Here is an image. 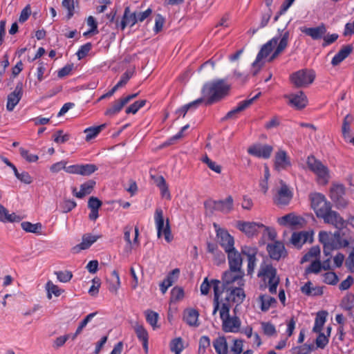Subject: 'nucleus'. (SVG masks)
Segmentation results:
<instances>
[{"label":"nucleus","instance_id":"1","mask_svg":"<svg viewBox=\"0 0 354 354\" xmlns=\"http://www.w3.org/2000/svg\"><path fill=\"white\" fill-rule=\"evenodd\" d=\"M230 90V86L223 80H216L205 83L201 90L203 100L206 99V104H214L225 95Z\"/></svg>","mask_w":354,"mask_h":354},{"label":"nucleus","instance_id":"2","mask_svg":"<svg viewBox=\"0 0 354 354\" xmlns=\"http://www.w3.org/2000/svg\"><path fill=\"white\" fill-rule=\"evenodd\" d=\"M258 277L263 279L268 284L269 292L271 294L277 292L279 283V277L277 275V270L271 264L262 263L260 266Z\"/></svg>","mask_w":354,"mask_h":354},{"label":"nucleus","instance_id":"3","mask_svg":"<svg viewBox=\"0 0 354 354\" xmlns=\"http://www.w3.org/2000/svg\"><path fill=\"white\" fill-rule=\"evenodd\" d=\"M307 165L308 168L317 175L319 183L325 185L328 182L330 178L328 169L321 161L314 156H309L307 159Z\"/></svg>","mask_w":354,"mask_h":354},{"label":"nucleus","instance_id":"4","mask_svg":"<svg viewBox=\"0 0 354 354\" xmlns=\"http://www.w3.org/2000/svg\"><path fill=\"white\" fill-rule=\"evenodd\" d=\"M315 78V71L307 68L297 71L290 77L291 82L297 88L308 86L313 82Z\"/></svg>","mask_w":354,"mask_h":354},{"label":"nucleus","instance_id":"5","mask_svg":"<svg viewBox=\"0 0 354 354\" xmlns=\"http://www.w3.org/2000/svg\"><path fill=\"white\" fill-rule=\"evenodd\" d=\"M279 41V36L274 37L268 42H266L261 48L258 53L255 61L252 63V67L254 68L253 75H255L261 69L263 66L261 62L263 58L267 57L270 53L273 50V48L277 46Z\"/></svg>","mask_w":354,"mask_h":354},{"label":"nucleus","instance_id":"6","mask_svg":"<svg viewBox=\"0 0 354 354\" xmlns=\"http://www.w3.org/2000/svg\"><path fill=\"white\" fill-rule=\"evenodd\" d=\"M311 207L315 211L316 216L319 218L324 216L328 212L331 206L327 201L324 195L320 193H314L310 195Z\"/></svg>","mask_w":354,"mask_h":354},{"label":"nucleus","instance_id":"7","mask_svg":"<svg viewBox=\"0 0 354 354\" xmlns=\"http://www.w3.org/2000/svg\"><path fill=\"white\" fill-rule=\"evenodd\" d=\"M154 221L157 228L158 236L160 237L162 234H164L166 241L168 243L171 242L173 239V236L171 233L169 221L167 220L166 225L165 226L163 211L160 207L156 208L155 211Z\"/></svg>","mask_w":354,"mask_h":354},{"label":"nucleus","instance_id":"8","mask_svg":"<svg viewBox=\"0 0 354 354\" xmlns=\"http://www.w3.org/2000/svg\"><path fill=\"white\" fill-rule=\"evenodd\" d=\"M243 276L244 272L243 270H234L229 268L228 270L223 273L222 277L223 288L231 287L230 285L234 283H236L238 286H243Z\"/></svg>","mask_w":354,"mask_h":354},{"label":"nucleus","instance_id":"9","mask_svg":"<svg viewBox=\"0 0 354 354\" xmlns=\"http://www.w3.org/2000/svg\"><path fill=\"white\" fill-rule=\"evenodd\" d=\"M214 227L216 232L218 242L225 250V252H227L232 249H234V240L233 236H232L226 230L218 227L217 224L214 223Z\"/></svg>","mask_w":354,"mask_h":354},{"label":"nucleus","instance_id":"10","mask_svg":"<svg viewBox=\"0 0 354 354\" xmlns=\"http://www.w3.org/2000/svg\"><path fill=\"white\" fill-rule=\"evenodd\" d=\"M292 198V193L288 187L281 180V187L277 190L273 197L274 203L277 206H285L289 204Z\"/></svg>","mask_w":354,"mask_h":354},{"label":"nucleus","instance_id":"11","mask_svg":"<svg viewBox=\"0 0 354 354\" xmlns=\"http://www.w3.org/2000/svg\"><path fill=\"white\" fill-rule=\"evenodd\" d=\"M236 227L249 237L257 235L260 229L268 230L264 225L256 222L238 221Z\"/></svg>","mask_w":354,"mask_h":354},{"label":"nucleus","instance_id":"12","mask_svg":"<svg viewBox=\"0 0 354 354\" xmlns=\"http://www.w3.org/2000/svg\"><path fill=\"white\" fill-rule=\"evenodd\" d=\"M344 187L342 185H333L330 190V197L335 203L338 208H344L347 205V201L344 198Z\"/></svg>","mask_w":354,"mask_h":354},{"label":"nucleus","instance_id":"13","mask_svg":"<svg viewBox=\"0 0 354 354\" xmlns=\"http://www.w3.org/2000/svg\"><path fill=\"white\" fill-rule=\"evenodd\" d=\"M23 95V83L18 82L15 90L8 95L6 109L8 111H12L15 107L21 100Z\"/></svg>","mask_w":354,"mask_h":354},{"label":"nucleus","instance_id":"14","mask_svg":"<svg viewBox=\"0 0 354 354\" xmlns=\"http://www.w3.org/2000/svg\"><path fill=\"white\" fill-rule=\"evenodd\" d=\"M273 147L268 145L256 144L248 149V153L257 158L268 159L270 157Z\"/></svg>","mask_w":354,"mask_h":354},{"label":"nucleus","instance_id":"15","mask_svg":"<svg viewBox=\"0 0 354 354\" xmlns=\"http://www.w3.org/2000/svg\"><path fill=\"white\" fill-rule=\"evenodd\" d=\"M242 286L229 287L225 288L227 295L225 301L228 303H236L241 304L245 298V294Z\"/></svg>","mask_w":354,"mask_h":354},{"label":"nucleus","instance_id":"16","mask_svg":"<svg viewBox=\"0 0 354 354\" xmlns=\"http://www.w3.org/2000/svg\"><path fill=\"white\" fill-rule=\"evenodd\" d=\"M138 93H134L131 95H129L124 97L120 98L115 102H113L110 107L107 109L105 112V115L108 116H113L118 114L131 100L136 98L138 96Z\"/></svg>","mask_w":354,"mask_h":354},{"label":"nucleus","instance_id":"17","mask_svg":"<svg viewBox=\"0 0 354 354\" xmlns=\"http://www.w3.org/2000/svg\"><path fill=\"white\" fill-rule=\"evenodd\" d=\"M284 97L288 100L289 105L297 109H304L308 104L307 97L302 91L285 95Z\"/></svg>","mask_w":354,"mask_h":354},{"label":"nucleus","instance_id":"18","mask_svg":"<svg viewBox=\"0 0 354 354\" xmlns=\"http://www.w3.org/2000/svg\"><path fill=\"white\" fill-rule=\"evenodd\" d=\"M209 205L216 211L223 214H228L233 209L234 201L231 196H227L225 200L211 201Z\"/></svg>","mask_w":354,"mask_h":354},{"label":"nucleus","instance_id":"19","mask_svg":"<svg viewBox=\"0 0 354 354\" xmlns=\"http://www.w3.org/2000/svg\"><path fill=\"white\" fill-rule=\"evenodd\" d=\"M290 40V32L288 30H282L279 33V41L276 48L272 55L270 57L268 62H272L281 53H282L288 45Z\"/></svg>","mask_w":354,"mask_h":354},{"label":"nucleus","instance_id":"20","mask_svg":"<svg viewBox=\"0 0 354 354\" xmlns=\"http://www.w3.org/2000/svg\"><path fill=\"white\" fill-rule=\"evenodd\" d=\"M290 40V32L288 30H282L279 33V41L276 48L272 55L270 57L268 62H272L281 53H282L288 45Z\"/></svg>","mask_w":354,"mask_h":354},{"label":"nucleus","instance_id":"21","mask_svg":"<svg viewBox=\"0 0 354 354\" xmlns=\"http://www.w3.org/2000/svg\"><path fill=\"white\" fill-rule=\"evenodd\" d=\"M136 23H138L136 12H131L130 8L129 6H127L124 8V14L121 21L119 22L118 20H117L115 21V26L116 28H120L122 30H123L128 25L132 27Z\"/></svg>","mask_w":354,"mask_h":354},{"label":"nucleus","instance_id":"22","mask_svg":"<svg viewBox=\"0 0 354 354\" xmlns=\"http://www.w3.org/2000/svg\"><path fill=\"white\" fill-rule=\"evenodd\" d=\"M267 250L271 259L274 260H279L287 255V252L283 243L275 241L270 243L267 246Z\"/></svg>","mask_w":354,"mask_h":354},{"label":"nucleus","instance_id":"23","mask_svg":"<svg viewBox=\"0 0 354 354\" xmlns=\"http://www.w3.org/2000/svg\"><path fill=\"white\" fill-rule=\"evenodd\" d=\"M222 320V329L225 333H237L240 330L241 320L236 317H227Z\"/></svg>","mask_w":354,"mask_h":354},{"label":"nucleus","instance_id":"24","mask_svg":"<svg viewBox=\"0 0 354 354\" xmlns=\"http://www.w3.org/2000/svg\"><path fill=\"white\" fill-rule=\"evenodd\" d=\"M326 223L331 224L336 228L342 229L345 226V221L343 218L335 211H328L324 216L321 217Z\"/></svg>","mask_w":354,"mask_h":354},{"label":"nucleus","instance_id":"25","mask_svg":"<svg viewBox=\"0 0 354 354\" xmlns=\"http://www.w3.org/2000/svg\"><path fill=\"white\" fill-rule=\"evenodd\" d=\"M274 166L277 171L286 170L291 166L290 158L284 150H279L276 153Z\"/></svg>","mask_w":354,"mask_h":354},{"label":"nucleus","instance_id":"26","mask_svg":"<svg viewBox=\"0 0 354 354\" xmlns=\"http://www.w3.org/2000/svg\"><path fill=\"white\" fill-rule=\"evenodd\" d=\"M261 93H259L252 98L240 102L236 107H235L226 114L225 118H235L239 113L248 108L254 102V100H256L259 97Z\"/></svg>","mask_w":354,"mask_h":354},{"label":"nucleus","instance_id":"27","mask_svg":"<svg viewBox=\"0 0 354 354\" xmlns=\"http://www.w3.org/2000/svg\"><path fill=\"white\" fill-rule=\"evenodd\" d=\"M226 253L227 254L229 268L234 270H242L243 259L241 253L235 248Z\"/></svg>","mask_w":354,"mask_h":354},{"label":"nucleus","instance_id":"28","mask_svg":"<svg viewBox=\"0 0 354 354\" xmlns=\"http://www.w3.org/2000/svg\"><path fill=\"white\" fill-rule=\"evenodd\" d=\"M300 30L314 40L322 39L327 31L326 27L324 24H321L319 26L314 28L301 27Z\"/></svg>","mask_w":354,"mask_h":354},{"label":"nucleus","instance_id":"29","mask_svg":"<svg viewBox=\"0 0 354 354\" xmlns=\"http://www.w3.org/2000/svg\"><path fill=\"white\" fill-rule=\"evenodd\" d=\"M198 317V311L194 308H187L183 312V320L192 327H198L200 325Z\"/></svg>","mask_w":354,"mask_h":354},{"label":"nucleus","instance_id":"30","mask_svg":"<svg viewBox=\"0 0 354 354\" xmlns=\"http://www.w3.org/2000/svg\"><path fill=\"white\" fill-rule=\"evenodd\" d=\"M353 46L351 44L346 45L339 50V52L333 57L331 61L333 66H337L344 61L353 52Z\"/></svg>","mask_w":354,"mask_h":354},{"label":"nucleus","instance_id":"31","mask_svg":"<svg viewBox=\"0 0 354 354\" xmlns=\"http://www.w3.org/2000/svg\"><path fill=\"white\" fill-rule=\"evenodd\" d=\"M259 308L263 312L268 311L271 307L277 304L275 298L267 295H260L257 299Z\"/></svg>","mask_w":354,"mask_h":354},{"label":"nucleus","instance_id":"32","mask_svg":"<svg viewBox=\"0 0 354 354\" xmlns=\"http://www.w3.org/2000/svg\"><path fill=\"white\" fill-rule=\"evenodd\" d=\"M211 284H212V286L213 287V290H214V302H213L214 310H213L212 314L215 315L217 313L218 310L219 309L220 296L225 289H223V290L220 289L221 281L219 280L212 279L211 281Z\"/></svg>","mask_w":354,"mask_h":354},{"label":"nucleus","instance_id":"33","mask_svg":"<svg viewBox=\"0 0 354 354\" xmlns=\"http://www.w3.org/2000/svg\"><path fill=\"white\" fill-rule=\"evenodd\" d=\"M340 238V233L339 232H335L333 235L325 231H321L319 233V240L323 245L339 241Z\"/></svg>","mask_w":354,"mask_h":354},{"label":"nucleus","instance_id":"34","mask_svg":"<svg viewBox=\"0 0 354 354\" xmlns=\"http://www.w3.org/2000/svg\"><path fill=\"white\" fill-rule=\"evenodd\" d=\"M213 346L218 354H227L228 346L224 336H219L213 341Z\"/></svg>","mask_w":354,"mask_h":354},{"label":"nucleus","instance_id":"35","mask_svg":"<svg viewBox=\"0 0 354 354\" xmlns=\"http://www.w3.org/2000/svg\"><path fill=\"white\" fill-rule=\"evenodd\" d=\"M95 185V182L93 180H88L80 186V190L76 192V189H73V194L79 198H83L86 194H89Z\"/></svg>","mask_w":354,"mask_h":354},{"label":"nucleus","instance_id":"36","mask_svg":"<svg viewBox=\"0 0 354 354\" xmlns=\"http://www.w3.org/2000/svg\"><path fill=\"white\" fill-rule=\"evenodd\" d=\"M132 231V226L131 225H127L124 228V239L127 241V243L129 248H132V244H138V235H139V230L137 227H135V237L133 239V242L132 243L130 235L131 232Z\"/></svg>","mask_w":354,"mask_h":354},{"label":"nucleus","instance_id":"37","mask_svg":"<svg viewBox=\"0 0 354 354\" xmlns=\"http://www.w3.org/2000/svg\"><path fill=\"white\" fill-rule=\"evenodd\" d=\"M135 332L138 338L142 342L143 348L146 351L148 350V333L142 325L136 324L134 326Z\"/></svg>","mask_w":354,"mask_h":354},{"label":"nucleus","instance_id":"38","mask_svg":"<svg viewBox=\"0 0 354 354\" xmlns=\"http://www.w3.org/2000/svg\"><path fill=\"white\" fill-rule=\"evenodd\" d=\"M203 102V98H198L189 104L183 106L182 107L176 110V113L178 114L179 116L182 115L184 118L189 109H196Z\"/></svg>","mask_w":354,"mask_h":354},{"label":"nucleus","instance_id":"39","mask_svg":"<svg viewBox=\"0 0 354 354\" xmlns=\"http://www.w3.org/2000/svg\"><path fill=\"white\" fill-rule=\"evenodd\" d=\"M326 316L327 313L325 311H321L317 314L313 328V332L320 333L322 331L323 326L326 321Z\"/></svg>","mask_w":354,"mask_h":354},{"label":"nucleus","instance_id":"40","mask_svg":"<svg viewBox=\"0 0 354 354\" xmlns=\"http://www.w3.org/2000/svg\"><path fill=\"white\" fill-rule=\"evenodd\" d=\"M278 223L281 225H291L295 226L299 223V217L293 214H288L282 217L278 218Z\"/></svg>","mask_w":354,"mask_h":354},{"label":"nucleus","instance_id":"41","mask_svg":"<svg viewBox=\"0 0 354 354\" xmlns=\"http://www.w3.org/2000/svg\"><path fill=\"white\" fill-rule=\"evenodd\" d=\"M348 245V241L347 240H344L343 243H332L327 245H324L323 252L324 254L327 257H331V252L333 250L339 248L341 247H346Z\"/></svg>","mask_w":354,"mask_h":354},{"label":"nucleus","instance_id":"42","mask_svg":"<svg viewBox=\"0 0 354 354\" xmlns=\"http://www.w3.org/2000/svg\"><path fill=\"white\" fill-rule=\"evenodd\" d=\"M104 127H105V124H101V125H99L97 127H91L86 128L84 131L86 133L85 140L86 141H89L91 139L94 138L100 133V131L102 129H104Z\"/></svg>","mask_w":354,"mask_h":354},{"label":"nucleus","instance_id":"43","mask_svg":"<svg viewBox=\"0 0 354 354\" xmlns=\"http://www.w3.org/2000/svg\"><path fill=\"white\" fill-rule=\"evenodd\" d=\"M46 290L47 291V297L50 299L52 295L59 297L64 290L60 289L57 286L55 285L51 281H48L46 284Z\"/></svg>","mask_w":354,"mask_h":354},{"label":"nucleus","instance_id":"44","mask_svg":"<svg viewBox=\"0 0 354 354\" xmlns=\"http://www.w3.org/2000/svg\"><path fill=\"white\" fill-rule=\"evenodd\" d=\"M21 226L26 232L35 234H40L42 228V225L39 223L32 224L28 221L22 222Z\"/></svg>","mask_w":354,"mask_h":354},{"label":"nucleus","instance_id":"45","mask_svg":"<svg viewBox=\"0 0 354 354\" xmlns=\"http://www.w3.org/2000/svg\"><path fill=\"white\" fill-rule=\"evenodd\" d=\"M320 254V248L319 246L312 247L309 251L304 255L301 259V263L311 261L313 258L317 257Z\"/></svg>","mask_w":354,"mask_h":354},{"label":"nucleus","instance_id":"46","mask_svg":"<svg viewBox=\"0 0 354 354\" xmlns=\"http://www.w3.org/2000/svg\"><path fill=\"white\" fill-rule=\"evenodd\" d=\"M98 239V236L91 235H84L82 237V241L77 245L80 250L88 249Z\"/></svg>","mask_w":354,"mask_h":354},{"label":"nucleus","instance_id":"47","mask_svg":"<svg viewBox=\"0 0 354 354\" xmlns=\"http://www.w3.org/2000/svg\"><path fill=\"white\" fill-rule=\"evenodd\" d=\"M111 276L113 279L111 283L109 285V290L111 292L116 293L120 286V276L118 271L116 270H113L111 272Z\"/></svg>","mask_w":354,"mask_h":354},{"label":"nucleus","instance_id":"48","mask_svg":"<svg viewBox=\"0 0 354 354\" xmlns=\"http://www.w3.org/2000/svg\"><path fill=\"white\" fill-rule=\"evenodd\" d=\"M147 322L153 327V329L158 328L157 322L158 319V314L153 310H147L145 312Z\"/></svg>","mask_w":354,"mask_h":354},{"label":"nucleus","instance_id":"49","mask_svg":"<svg viewBox=\"0 0 354 354\" xmlns=\"http://www.w3.org/2000/svg\"><path fill=\"white\" fill-rule=\"evenodd\" d=\"M146 102H147V101L145 100H141L135 102L134 103H133L132 104H131L129 106H128L126 109V110H125L126 113L127 114H129V113L136 114L140 109H141L142 107H143L145 105Z\"/></svg>","mask_w":354,"mask_h":354},{"label":"nucleus","instance_id":"50","mask_svg":"<svg viewBox=\"0 0 354 354\" xmlns=\"http://www.w3.org/2000/svg\"><path fill=\"white\" fill-rule=\"evenodd\" d=\"M201 160L203 162L205 163L211 170L215 171L217 174H221V165H218L216 162L212 160L207 155L203 157Z\"/></svg>","mask_w":354,"mask_h":354},{"label":"nucleus","instance_id":"51","mask_svg":"<svg viewBox=\"0 0 354 354\" xmlns=\"http://www.w3.org/2000/svg\"><path fill=\"white\" fill-rule=\"evenodd\" d=\"M97 169V166L93 164L80 165V174L82 176H89Z\"/></svg>","mask_w":354,"mask_h":354},{"label":"nucleus","instance_id":"52","mask_svg":"<svg viewBox=\"0 0 354 354\" xmlns=\"http://www.w3.org/2000/svg\"><path fill=\"white\" fill-rule=\"evenodd\" d=\"M353 120V117L350 114L346 115L344 119L342 124V134L344 138H346L349 134L350 125Z\"/></svg>","mask_w":354,"mask_h":354},{"label":"nucleus","instance_id":"53","mask_svg":"<svg viewBox=\"0 0 354 354\" xmlns=\"http://www.w3.org/2000/svg\"><path fill=\"white\" fill-rule=\"evenodd\" d=\"M183 346L181 338L173 339L170 344V349L175 354H180L183 351Z\"/></svg>","mask_w":354,"mask_h":354},{"label":"nucleus","instance_id":"54","mask_svg":"<svg viewBox=\"0 0 354 354\" xmlns=\"http://www.w3.org/2000/svg\"><path fill=\"white\" fill-rule=\"evenodd\" d=\"M184 297V290L181 287H174L171 291V299L174 301H180Z\"/></svg>","mask_w":354,"mask_h":354},{"label":"nucleus","instance_id":"55","mask_svg":"<svg viewBox=\"0 0 354 354\" xmlns=\"http://www.w3.org/2000/svg\"><path fill=\"white\" fill-rule=\"evenodd\" d=\"M322 270V263L319 260L313 261L310 265L306 269V273L318 274Z\"/></svg>","mask_w":354,"mask_h":354},{"label":"nucleus","instance_id":"56","mask_svg":"<svg viewBox=\"0 0 354 354\" xmlns=\"http://www.w3.org/2000/svg\"><path fill=\"white\" fill-rule=\"evenodd\" d=\"M257 251L258 250L256 247L245 245L241 248V253L245 255L248 257V259L250 258H256Z\"/></svg>","mask_w":354,"mask_h":354},{"label":"nucleus","instance_id":"57","mask_svg":"<svg viewBox=\"0 0 354 354\" xmlns=\"http://www.w3.org/2000/svg\"><path fill=\"white\" fill-rule=\"evenodd\" d=\"M70 139V135L68 133L63 134L62 130L57 131L53 135V140L56 143H65Z\"/></svg>","mask_w":354,"mask_h":354},{"label":"nucleus","instance_id":"58","mask_svg":"<svg viewBox=\"0 0 354 354\" xmlns=\"http://www.w3.org/2000/svg\"><path fill=\"white\" fill-rule=\"evenodd\" d=\"M55 274L57 279L63 283L69 281L73 277L72 272L68 270L55 272Z\"/></svg>","mask_w":354,"mask_h":354},{"label":"nucleus","instance_id":"59","mask_svg":"<svg viewBox=\"0 0 354 354\" xmlns=\"http://www.w3.org/2000/svg\"><path fill=\"white\" fill-rule=\"evenodd\" d=\"M71 334H66L62 336L57 337L53 342V347L55 349H58L65 344L66 341L70 338Z\"/></svg>","mask_w":354,"mask_h":354},{"label":"nucleus","instance_id":"60","mask_svg":"<svg viewBox=\"0 0 354 354\" xmlns=\"http://www.w3.org/2000/svg\"><path fill=\"white\" fill-rule=\"evenodd\" d=\"M77 205L75 201L73 200H64L60 205L62 208V211L64 213H67L71 212L73 209H74Z\"/></svg>","mask_w":354,"mask_h":354},{"label":"nucleus","instance_id":"61","mask_svg":"<svg viewBox=\"0 0 354 354\" xmlns=\"http://www.w3.org/2000/svg\"><path fill=\"white\" fill-rule=\"evenodd\" d=\"M324 282L330 285H335L338 282V277L333 272H326L324 275Z\"/></svg>","mask_w":354,"mask_h":354},{"label":"nucleus","instance_id":"62","mask_svg":"<svg viewBox=\"0 0 354 354\" xmlns=\"http://www.w3.org/2000/svg\"><path fill=\"white\" fill-rule=\"evenodd\" d=\"M210 346V339L209 337L204 335L200 338L198 352L200 354H203L207 348Z\"/></svg>","mask_w":354,"mask_h":354},{"label":"nucleus","instance_id":"63","mask_svg":"<svg viewBox=\"0 0 354 354\" xmlns=\"http://www.w3.org/2000/svg\"><path fill=\"white\" fill-rule=\"evenodd\" d=\"M92 45L90 42H88L82 45L77 52V56L79 59L84 58L91 50Z\"/></svg>","mask_w":354,"mask_h":354},{"label":"nucleus","instance_id":"64","mask_svg":"<svg viewBox=\"0 0 354 354\" xmlns=\"http://www.w3.org/2000/svg\"><path fill=\"white\" fill-rule=\"evenodd\" d=\"M261 327L264 334L268 336H272L276 333L274 326L269 322L261 323Z\"/></svg>","mask_w":354,"mask_h":354}]
</instances>
